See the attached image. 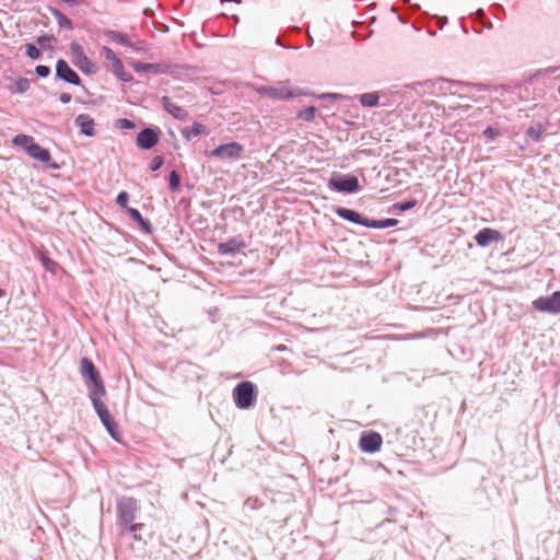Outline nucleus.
<instances>
[{
	"label": "nucleus",
	"instance_id": "22",
	"mask_svg": "<svg viewBox=\"0 0 560 560\" xmlns=\"http://www.w3.org/2000/svg\"><path fill=\"white\" fill-rule=\"evenodd\" d=\"M546 131V126L539 121L532 122L526 130V136L535 142L541 140L542 133Z\"/></svg>",
	"mask_w": 560,
	"mask_h": 560
},
{
	"label": "nucleus",
	"instance_id": "25",
	"mask_svg": "<svg viewBox=\"0 0 560 560\" xmlns=\"http://www.w3.org/2000/svg\"><path fill=\"white\" fill-rule=\"evenodd\" d=\"M103 425L106 428L107 432L109 433V435L116 440V441H120V434H119V431H118V425L117 423L115 422L114 418L113 417H109L108 420H105L104 422H102Z\"/></svg>",
	"mask_w": 560,
	"mask_h": 560
},
{
	"label": "nucleus",
	"instance_id": "5",
	"mask_svg": "<svg viewBox=\"0 0 560 560\" xmlns=\"http://www.w3.org/2000/svg\"><path fill=\"white\" fill-rule=\"evenodd\" d=\"M70 55L73 65L85 74H93L97 68L94 62L84 54L81 45L75 42L70 44Z\"/></svg>",
	"mask_w": 560,
	"mask_h": 560
},
{
	"label": "nucleus",
	"instance_id": "34",
	"mask_svg": "<svg viewBox=\"0 0 560 560\" xmlns=\"http://www.w3.org/2000/svg\"><path fill=\"white\" fill-rule=\"evenodd\" d=\"M55 40V36L54 35H42L39 37H37V43L38 45L42 47V48H47L49 43L54 42Z\"/></svg>",
	"mask_w": 560,
	"mask_h": 560
},
{
	"label": "nucleus",
	"instance_id": "16",
	"mask_svg": "<svg viewBox=\"0 0 560 560\" xmlns=\"http://www.w3.org/2000/svg\"><path fill=\"white\" fill-rule=\"evenodd\" d=\"M162 104L164 109L172 115L175 119L185 120L188 117V113L182 106L174 103L171 97L163 96Z\"/></svg>",
	"mask_w": 560,
	"mask_h": 560
},
{
	"label": "nucleus",
	"instance_id": "39",
	"mask_svg": "<svg viewBox=\"0 0 560 560\" xmlns=\"http://www.w3.org/2000/svg\"><path fill=\"white\" fill-rule=\"evenodd\" d=\"M163 165V158L162 156H154L150 163V168L152 171H158Z\"/></svg>",
	"mask_w": 560,
	"mask_h": 560
},
{
	"label": "nucleus",
	"instance_id": "2",
	"mask_svg": "<svg viewBox=\"0 0 560 560\" xmlns=\"http://www.w3.org/2000/svg\"><path fill=\"white\" fill-rule=\"evenodd\" d=\"M257 91L260 95L273 101H288L305 94L301 89L292 86L288 80L260 86Z\"/></svg>",
	"mask_w": 560,
	"mask_h": 560
},
{
	"label": "nucleus",
	"instance_id": "6",
	"mask_svg": "<svg viewBox=\"0 0 560 560\" xmlns=\"http://www.w3.org/2000/svg\"><path fill=\"white\" fill-rule=\"evenodd\" d=\"M235 404L241 409H247L255 401V389L250 382L240 383L233 390Z\"/></svg>",
	"mask_w": 560,
	"mask_h": 560
},
{
	"label": "nucleus",
	"instance_id": "12",
	"mask_svg": "<svg viewBox=\"0 0 560 560\" xmlns=\"http://www.w3.org/2000/svg\"><path fill=\"white\" fill-rule=\"evenodd\" d=\"M56 75L58 79L74 85H79L81 83L80 77L62 59L57 61Z\"/></svg>",
	"mask_w": 560,
	"mask_h": 560
},
{
	"label": "nucleus",
	"instance_id": "24",
	"mask_svg": "<svg viewBox=\"0 0 560 560\" xmlns=\"http://www.w3.org/2000/svg\"><path fill=\"white\" fill-rule=\"evenodd\" d=\"M50 13L56 18L59 27L73 30L72 21L56 8H49Z\"/></svg>",
	"mask_w": 560,
	"mask_h": 560
},
{
	"label": "nucleus",
	"instance_id": "45",
	"mask_svg": "<svg viewBox=\"0 0 560 560\" xmlns=\"http://www.w3.org/2000/svg\"><path fill=\"white\" fill-rule=\"evenodd\" d=\"M558 69H559L558 67H549V68H546L544 71H545V73H553Z\"/></svg>",
	"mask_w": 560,
	"mask_h": 560
},
{
	"label": "nucleus",
	"instance_id": "37",
	"mask_svg": "<svg viewBox=\"0 0 560 560\" xmlns=\"http://www.w3.org/2000/svg\"><path fill=\"white\" fill-rule=\"evenodd\" d=\"M35 72L38 77L40 78H46L49 75L50 73V69L49 67L47 66H43V65H38L36 68H35Z\"/></svg>",
	"mask_w": 560,
	"mask_h": 560
},
{
	"label": "nucleus",
	"instance_id": "35",
	"mask_svg": "<svg viewBox=\"0 0 560 560\" xmlns=\"http://www.w3.org/2000/svg\"><path fill=\"white\" fill-rule=\"evenodd\" d=\"M128 194L126 191H120L116 198V202L118 206H120L121 208L126 209L129 208L128 207Z\"/></svg>",
	"mask_w": 560,
	"mask_h": 560
},
{
	"label": "nucleus",
	"instance_id": "18",
	"mask_svg": "<svg viewBox=\"0 0 560 560\" xmlns=\"http://www.w3.org/2000/svg\"><path fill=\"white\" fill-rule=\"evenodd\" d=\"M133 70L138 73L140 72H151L154 74L159 73H166L167 72V66L162 63H145V62H132L131 63Z\"/></svg>",
	"mask_w": 560,
	"mask_h": 560
},
{
	"label": "nucleus",
	"instance_id": "15",
	"mask_svg": "<svg viewBox=\"0 0 560 560\" xmlns=\"http://www.w3.org/2000/svg\"><path fill=\"white\" fill-rule=\"evenodd\" d=\"M336 213L338 217H340L347 221L370 228L369 223L371 222V219L363 218L359 212H357L354 210L347 209V208H338L336 210Z\"/></svg>",
	"mask_w": 560,
	"mask_h": 560
},
{
	"label": "nucleus",
	"instance_id": "26",
	"mask_svg": "<svg viewBox=\"0 0 560 560\" xmlns=\"http://www.w3.org/2000/svg\"><path fill=\"white\" fill-rule=\"evenodd\" d=\"M372 229H387L398 224L397 219L373 220L369 223Z\"/></svg>",
	"mask_w": 560,
	"mask_h": 560
},
{
	"label": "nucleus",
	"instance_id": "17",
	"mask_svg": "<svg viewBox=\"0 0 560 560\" xmlns=\"http://www.w3.org/2000/svg\"><path fill=\"white\" fill-rule=\"evenodd\" d=\"M105 394L90 393V398L92 400L93 407L102 422H104L105 420H108V418L112 417L107 407L105 406V404L102 400V397Z\"/></svg>",
	"mask_w": 560,
	"mask_h": 560
},
{
	"label": "nucleus",
	"instance_id": "28",
	"mask_svg": "<svg viewBox=\"0 0 560 560\" xmlns=\"http://www.w3.org/2000/svg\"><path fill=\"white\" fill-rule=\"evenodd\" d=\"M30 81L25 78H20L15 81L14 88H10L13 93H25L30 89Z\"/></svg>",
	"mask_w": 560,
	"mask_h": 560
},
{
	"label": "nucleus",
	"instance_id": "4",
	"mask_svg": "<svg viewBox=\"0 0 560 560\" xmlns=\"http://www.w3.org/2000/svg\"><path fill=\"white\" fill-rule=\"evenodd\" d=\"M210 158H215L221 161L235 162L242 159L244 154V147L238 142H229L221 144L210 152H206Z\"/></svg>",
	"mask_w": 560,
	"mask_h": 560
},
{
	"label": "nucleus",
	"instance_id": "21",
	"mask_svg": "<svg viewBox=\"0 0 560 560\" xmlns=\"http://www.w3.org/2000/svg\"><path fill=\"white\" fill-rule=\"evenodd\" d=\"M208 132L209 131H208L207 127L205 125H202L201 122H197V121H195L190 128L186 127V128L182 129V135L187 141H190L200 135H208Z\"/></svg>",
	"mask_w": 560,
	"mask_h": 560
},
{
	"label": "nucleus",
	"instance_id": "14",
	"mask_svg": "<svg viewBox=\"0 0 560 560\" xmlns=\"http://www.w3.org/2000/svg\"><path fill=\"white\" fill-rule=\"evenodd\" d=\"M501 240H502L501 233L499 231H497V230L489 229V228H485V229L480 230L475 235L476 243L479 246H481V247H486L490 243L498 242V241H501Z\"/></svg>",
	"mask_w": 560,
	"mask_h": 560
},
{
	"label": "nucleus",
	"instance_id": "30",
	"mask_svg": "<svg viewBox=\"0 0 560 560\" xmlns=\"http://www.w3.org/2000/svg\"><path fill=\"white\" fill-rule=\"evenodd\" d=\"M315 114H316V108L314 106H308L298 113V118L305 120V121H311L314 119Z\"/></svg>",
	"mask_w": 560,
	"mask_h": 560
},
{
	"label": "nucleus",
	"instance_id": "1",
	"mask_svg": "<svg viewBox=\"0 0 560 560\" xmlns=\"http://www.w3.org/2000/svg\"><path fill=\"white\" fill-rule=\"evenodd\" d=\"M138 513V504L137 500L130 497H124L118 499L117 501V514H118V525L122 528V530L132 534L136 539H139L137 536V530H140L143 527L142 523H133Z\"/></svg>",
	"mask_w": 560,
	"mask_h": 560
},
{
	"label": "nucleus",
	"instance_id": "9",
	"mask_svg": "<svg viewBox=\"0 0 560 560\" xmlns=\"http://www.w3.org/2000/svg\"><path fill=\"white\" fill-rule=\"evenodd\" d=\"M535 310L549 314H560V291L549 296H540L533 301Z\"/></svg>",
	"mask_w": 560,
	"mask_h": 560
},
{
	"label": "nucleus",
	"instance_id": "3",
	"mask_svg": "<svg viewBox=\"0 0 560 560\" xmlns=\"http://www.w3.org/2000/svg\"><path fill=\"white\" fill-rule=\"evenodd\" d=\"M80 372L83 378L93 385V388L90 390V393H98V394H105V387L103 384V381L100 376L98 371L96 370L94 363L88 359L82 358L80 360Z\"/></svg>",
	"mask_w": 560,
	"mask_h": 560
},
{
	"label": "nucleus",
	"instance_id": "41",
	"mask_svg": "<svg viewBox=\"0 0 560 560\" xmlns=\"http://www.w3.org/2000/svg\"><path fill=\"white\" fill-rule=\"evenodd\" d=\"M42 261L47 270L52 271L54 267L56 266V262L45 256L42 257Z\"/></svg>",
	"mask_w": 560,
	"mask_h": 560
},
{
	"label": "nucleus",
	"instance_id": "47",
	"mask_svg": "<svg viewBox=\"0 0 560 560\" xmlns=\"http://www.w3.org/2000/svg\"><path fill=\"white\" fill-rule=\"evenodd\" d=\"M4 295V292L2 289H0V298Z\"/></svg>",
	"mask_w": 560,
	"mask_h": 560
},
{
	"label": "nucleus",
	"instance_id": "36",
	"mask_svg": "<svg viewBox=\"0 0 560 560\" xmlns=\"http://www.w3.org/2000/svg\"><path fill=\"white\" fill-rule=\"evenodd\" d=\"M117 127L120 129H132L135 127V124L127 119V118H120L116 121Z\"/></svg>",
	"mask_w": 560,
	"mask_h": 560
},
{
	"label": "nucleus",
	"instance_id": "38",
	"mask_svg": "<svg viewBox=\"0 0 560 560\" xmlns=\"http://www.w3.org/2000/svg\"><path fill=\"white\" fill-rule=\"evenodd\" d=\"M415 206H416V201L410 200L407 202L396 203L395 208L399 209L400 211H407V210L412 209Z\"/></svg>",
	"mask_w": 560,
	"mask_h": 560
},
{
	"label": "nucleus",
	"instance_id": "23",
	"mask_svg": "<svg viewBox=\"0 0 560 560\" xmlns=\"http://www.w3.org/2000/svg\"><path fill=\"white\" fill-rule=\"evenodd\" d=\"M127 212L130 215V218L133 221H136L144 232H147V233H151L152 232V228H151L150 221L143 219V217L141 215L139 210H137L135 208H127Z\"/></svg>",
	"mask_w": 560,
	"mask_h": 560
},
{
	"label": "nucleus",
	"instance_id": "40",
	"mask_svg": "<svg viewBox=\"0 0 560 560\" xmlns=\"http://www.w3.org/2000/svg\"><path fill=\"white\" fill-rule=\"evenodd\" d=\"M499 135V130L495 129V128H492V127H488L485 129L483 131V136L487 138V139H490L492 140L494 137H497Z\"/></svg>",
	"mask_w": 560,
	"mask_h": 560
},
{
	"label": "nucleus",
	"instance_id": "33",
	"mask_svg": "<svg viewBox=\"0 0 560 560\" xmlns=\"http://www.w3.org/2000/svg\"><path fill=\"white\" fill-rule=\"evenodd\" d=\"M179 176L175 171H172L170 174V188L172 191L177 190L179 187Z\"/></svg>",
	"mask_w": 560,
	"mask_h": 560
},
{
	"label": "nucleus",
	"instance_id": "32",
	"mask_svg": "<svg viewBox=\"0 0 560 560\" xmlns=\"http://www.w3.org/2000/svg\"><path fill=\"white\" fill-rule=\"evenodd\" d=\"M110 37L113 40L119 43V44H122V45H128V46H131L130 42H129V38L126 34H122V33H117V32H112L110 33Z\"/></svg>",
	"mask_w": 560,
	"mask_h": 560
},
{
	"label": "nucleus",
	"instance_id": "46",
	"mask_svg": "<svg viewBox=\"0 0 560 560\" xmlns=\"http://www.w3.org/2000/svg\"><path fill=\"white\" fill-rule=\"evenodd\" d=\"M49 166H50L51 168H54V170H57V168L59 167V165H58V164H56V163H51Z\"/></svg>",
	"mask_w": 560,
	"mask_h": 560
},
{
	"label": "nucleus",
	"instance_id": "44",
	"mask_svg": "<svg viewBox=\"0 0 560 560\" xmlns=\"http://www.w3.org/2000/svg\"><path fill=\"white\" fill-rule=\"evenodd\" d=\"M176 97L182 98V100L187 98L188 101H190V94L188 92H184L180 95L178 94V95H176Z\"/></svg>",
	"mask_w": 560,
	"mask_h": 560
},
{
	"label": "nucleus",
	"instance_id": "31",
	"mask_svg": "<svg viewBox=\"0 0 560 560\" xmlns=\"http://www.w3.org/2000/svg\"><path fill=\"white\" fill-rule=\"evenodd\" d=\"M25 51L27 57H30L33 60H36L40 57V50L33 44H26L25 45Z\"/></svg>",
	"mask_w": 560,
	"mask_h": 560
},
{
	"label": "nucleus",
	"instance_id": "11",
	"mask_svg": "<svg viewBox=\"0 0 560 560\" xmlns=\"http://www.w3.org/2000/svg\"><path fill=\"white\" fill-rule=\"evenodd\" d=\"M246 247V243L242 236H235L226 242L219 243L218 252L220 255H234L242 252Z\"/></svg>",
	"mask_w": 560,
	"mask_h": 560
},
{
	"label": "nucleus",
	"instance_id": "29",
	"mask_svg": "<svg viewBox=\"0 0 560 560\" xmlns=\"http://www.w3.org/2000/svg\"><path fill=\"white\" fill-rule=\"evenodd\" d=\"M13 143L23 147L27 152V147L34 143V139L31 136L18 135L13 138Z\"/></svg>",
	"mask_w": 560,
	"mask_h": 560
},
{
	"label": "nucleus",
	"instance_id": "19",
	"mask_svg": "<svg viewBox=\"0 0 560 560\" xmlns=\"http://www.w3.org/2000/svg\"><path fill=\"white\" fill-rule=\"evenodd\" d=\"M75 125L80 128V131L89 137L95 135L94 120L86 114H81L75 118Z\"/></svg>",
	"mask_w": 560,
	"mask_h": 560
},
{
	"label": "nucleus",
	"instance_id": "13",
	"mask_svg": "<svg viewBox=\"0 0 560 560\" xmlns=\"http://www.w3.org/2000/svg\"><path fill=\"white\" fill-rule=\"evenodd\" d=\"M159 142V135L151 128L141 130L137 136V145L144 150L152 149Z\"/></svg>",
	"mask_w": 560,
	"mask_h": 560
},
{
	"label": "nucleus",
	"instance_id": "10",
	"mask_svg": "<svg viewBox=\"0 0 560 560\" xmlns=\"http://www.w3.org/2000/svg\"><path fill=\"white\" fill-rule=\"evenodd\" d=\"M383 439L377 432L363 433L360 438V448L365 453H375L382 446Z\"/></svg>",
	"mask_w": 560,
	"mask_h": 560
},
{
	"label": "nucleus",
	"instance_id": "20",
	"mask_svg": "<svg viewBox=\"0 0 560 560\" xmlns=\"http://www.w3.org/2000/svg\"><path fill=\"white\" fill-rule=\"evenodd\" d=\"M27 154L44 163H48L50 161L49 151L44 149L36 142L27 147Z\"/></svg>",
	"mask_w": 560,
	"mask_h": 560
},
{
	"label": "nucleus",
	"instance_id": "8",
	"mask_svg": "<svg viewBox=\"0 0 560 560\" xmlns=\"http://www.w3.org/2000/svg\"><path fill=\"white\" fill-rule=\"evenodd\" d=\"M328 187L332 190L346 194H352L359 190V180L353 175L345 177H331L328 180Z\"/></svg>",
	"mask_w": 560,
	"mask_h": 560
},
{
	"label": "nucleus",
	"instance_id": "7",
	"mask_svg": "<svg viewBox=\"0 0 560 560\" xmlns=\"http://www.w3.org/2000/svg\"><path fill=\"white\" fill-rule=\"evenodd\" d=\"M102 56L110 62L112 71L119 80L122 82H130L132 80V75L125 71V67L122 61L116 56L114 50L107 46L102 48Z\"/></svg>",
	"mask_w": 560,
	"mask_h": 560
},
{
	"label": "nucleus",
	"instance_id": "43",
	"mask_svg": "<svg viewBox=\"0 0 560 560\" xmlns=\"http://www.w3.org/2000/svg\"><path fill=\"white\" fill-rule=\"evenodd\" d=\"M320 98H339L340 95L336 93H325L319 96Z\"/></svg>",
	"mask_w": 560,
	"mask_h": 560
},
{
	"label": "nucleus",
	"instance_id": "27",
	"mask_svg": "<svg viewBox=\"0 0 560 560\" xmlns=\"http://www.w3.org/2000/svg\"><path fill=\"white\" fill-rule=\"evenodd\" d=\"M377 93H364L360 96V103L365 107H374L378 104Z\"/></svg>",
	"mask_w": 560,
	"mask_h": 560
},
{
	"label": "nucleus",
	"instance_id": "42",
	"mask_svg": "<svg viewBox=\"0 0 560 560\" xmlns=\"http://www.w3.org/2000/svg\"><path fill=\"white\" fill-rule=\"evenodd\" d=\"M60 102L63 103V104H68L70 103L71 101V94L69 93H62L60 94V97H59Z\"/></svg>",
	"mask_w": 560,
	"mask_h": 560
}]
</instances>
